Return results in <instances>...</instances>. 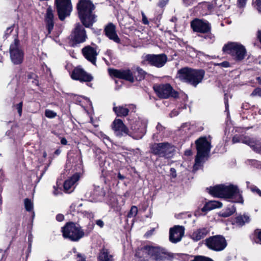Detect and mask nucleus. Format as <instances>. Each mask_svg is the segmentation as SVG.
<instances>
[{
	"mask_svg": "<svg viewBox=\"0 0 261 261\" xmlns=\"http://www.w3.org/2000/svg\"><path fill=\"white\" fill-rule=\"evenodd\" d=\"M147 125V120L138 117L130 120V130L119 119L114 120L112 124V128L118 137L128 135L134 139L139 140L142 139L146 134Z\"/></svg>",
	"mask_w": 261,
	"mask_h": 261,
	"instance_id": "obj_1",
	"label": "nucleus"
},
{
	"mask_svg": "<svg viewBox=\"0 0 261 261\" xmlns=\"http://www.w3.org/2000/svg\"><path fill=\"white\" fill-rule=\"evenodd\" d=\"M135 256L143 258L140 261H168V254L166 249L158 245H145L139 248Z\"/></svg>",
	"mask_w": 261,
	"mask_h": 261,
	"instance_id": "obj_2",
	"label": "nucleus"
},
{
	"mask_svg": "<svg viewBox=\"0 0 261 261\" xmlns=\"http://www.w3.org/2000/svg\"><path fill=\"white\" fill-rule=\"evenodd\" d=\"M209 193L216 197L231 199L234 202L243 203V199L237 186L219 185L209 189Z\"/></svg>",
	"mask_w": 261,
	"mask_h": 261,
	"instance_id": "obj_3",
	"label": "nucleus"
},
{
	"mask_svg": "<svg viewBox=\"0 0 261 261\" xmlns=\"http://www.w3.org/2000/svg\"><path fill=\"white\" fill-rule=\"evenodd\" d=\"M95 8L90 0H80L77 3V9L79 18L86 28L92 26L96 21V16L93 12Z\"/></svg>",
	"mask_w": 261,
	"mask_h": 261,
	"instance_id": "obj_4",
	"label": "nucleus"
},
{
	"mask_svg": "<svg viewBox=\"0 0 261 261\" xmlns=\"http://www.w3.org/2000/svg\"><path fill=\"white\" fill-rule=\"evenodd\" d=\"M205 72L202 69H194L189 67H184L178 71V78L181 81L194 87L201 83L204 77Z\"/></svg>",
	"mask_w": 261,
	"mask_h": 261,
	"instance_id": "obj_5",
	"label": "nucleus"
},
{
	"mask_svg": "<svg viewBox=\"0 0 261 261\" xmlns=\"http://www.w3.org/2000/svg\"><path fill=\"white\" fill-rule=\"evenodd\" d=\"M211 140L206 137H201L196 140L195 144L197 151L195 158V163L193 166V170L196 171L201 166L204 159L207 158L212 147Z\"/></svg>",
	"mask_w": 261,
	"mask_h": 261,
	"instance_id": "obj_6",
	"label": "nucleus"
},
{
	"mask_svg": "<svg viewBox=\"0 0 261 261\" xmlns=\"http://www.w3.org/2000/svg\"><path fill=\"white\" fill-rule=\"evenodd\" d=\"M62 231L65 238L74 242L79 241L85 235L81 227L73 222L67 223L62 227Z\"/></svg>",
	"mask_w": 261,
	"mask_h": 261,
	"instance_id": "obj_7",
	"label": "nucleus"
},
{
	"mask_svg": "<svg viewBox=\"0 0 261 261\" xmlns=\"http://www.w3.org/2000/svg\"><path fill=\"white\" fill-rule=\"evenodd\" d=\"M222 50L225 53L231 56L237 61L242 60L246 53L244 46L236 42H230L225 44Z\"/></svg>",
	"mask_w": 261,
	"mask_h": 261,
	"instance_id": "obj_8",
	"label": "nucleus"
},
{
	"mask_svg": "<svg viewBox=\"0 0 261 261\" xmlns=\"http://www.w3.org/2000/svg\"><path fill=\"white\" fill-rule=\"evenodd\" d=\"M150 149L153 154L166 159L172 156L174 150L173 146L168 142L155 143L151 146Z\"/></svg>",
	"mask_w": 261,
	"mask_h": 261,
	"instance_id": "obj_9",
	"label": "nucleus"
},
{
	"mask_svg": "<svg viewBox=\"0 0 261 261\" xmlns=\"http://www.w3.org/2000/svg\"><path fill=\"white\" fill-rule=\"evenodd\" d=\"M9 53L11 61L14 65H20L23 62L24 54L17 38H15L14 42L10 44Z\"/></svg>",
	"mask_w": 261,
	"mask_h": 261,
	"instance_id": "obj_10",
	"label": "nucleus"
},
{
	"mask_svg": "<svg viewBox=\"0 0 261 261\" xmlns=\"http://www.w3.org/2000/svg\"><path fill=\"white\" fill-rule=\"evenodd\" d=\"M206 246L215 251H221L227 246V241L224 236L216 235L210 237L205 240Z\"/></svg>",
	"mask_w": 261,
	"mask_h": 261,
	"instance_id": "obj_11",
	"label": "nucleus"
},
{
	"mask_svg": "<svg viewBox=\"0 0 261 261\" xmlns=\"http://www.w3.org/2000/svg\"><path fill=\"white\" fill-rule=\"evenodd\" d=\"M153 90L158 96L161 98L167 99L170 97L176 98L178 94L169 84L154 85Z\"/></svg>",
	"mask_w": 261,
	"mask_h": 261,
	"instance_id": "obj_12",
	"label": "nucleus"
},
{
	"mask_svg": "<svg viewBox=\"0 0 261 261\" xmlns=\"http://www.w3.org/2000/svg\"><path fill=\"white\" fill-rule=\"evenodd\" d=\"M143 64H148L157 68L162 67L167 61V57L164 54H147L142 56Z\"/></svg>",
	"mask_w": 261,
	"mask_h": 261,
	"instance_id": "obj_13",
	"label": "nucleus"
},
{
	"mask_svg": "<svg viewBox=\"0 0 261 261\" xmlns=\"http://www.w3.org/2000/svg\"><path fill=\"white\" fill-rule=\"evenodd\" d=\"M55 4L61 20H64L70 15L72 10L71 0H55Z\"/></svg>",
	"mask_w": 261,
	"mask_h": 261,
	"instance_id": "obj_14",
	"label": "nucleus"
},
{
	"mask_svg": "<svg viewBox=\"0 0 261 261\" xmlns=\"http://www.w3.org/2000/svg\"><path fill=\"white\" fill-rule=\"evenodd\" d=\"M83 24L76 23L73 30L71 37V39L75 44H79L85 42L87 38L86 31Z\"/></svg>",
	"mask_w": 261,
	"mask_h": 261,
	"instance_id": "obj_15",
	"label": "nucleus"
},
{
	"mask_svg": "<svg viewBox=\"0 0 261 261\" xmlns=\"http://www.w3.org/2000/svg\"><path fill=\"white\" fill-rule=\"evenodd\" d=\"M191 26L194 32L206 34L211 32V24L206 20L195 19L191 22Z\"/></svg>",
	"mask_w": 261,
	"mask_h": 261,
	"instance_id": "obj_16",
	"label": "nucleus"
},
{
	"mask_svg": "<svg viewBox=\"0 0 261 261\" xmlns=\"http://www.w3.org/2000/svg\"><path fill=\"white\" fill-rule=\"evenodd\" d=\"M71 77L82 82H89L93 80V76L80 67H77L73 70Z\"/></svg>",
	"mask_w": 261,
	"mask_h": 261,
	"instance_id": "obj_17",
	"label": "nucleus"
},
{
	"mask_svg": "<svg viewBox=\"0 0 261 261\" xmlns=\"http://www.w3.org/2000/svg\"><path fill=\"white\" fill-rule=\"evenodd\" d=\"M185 233V228L182 226L175 225L169 230V240L173 243H176L181 240Z\"/></svg>",
	"mask_w": 261,
	"mask_h": 261,
	"instance_id": "obj_18",
	"label": "nucleus"
},
{
	"mask_svg": "<svg viewBox=\"0 0 261 261\" xmlns=\"http://www.w3.org/2000/svg\"><path fill=\"white\" fill-rule=\"evenodd\" d=\"M109 72L111 76L124 79L132 83L134 82V77L131 71L129 69L117 70L114 69H109Z\"/></svg>",
	"mask_w": 261,
	"mask_h": 261,
	"instance_id": "obj_19",
	"label": "nucleus"
},
{
	"mask_svg": "<svg viewBox=\"0 0 261 261\" xmlns=\"http://www.w3.org/2000/svg\"><path fill=\"white\" fill-rule=\"evenodd\" d=\"M104 32L106 36L109 39L117 43H120V39L116 33V27L112 23H109L106 25Z\"/></svg>",
	"mask_w": 261,
	"mask_h": 261,
	"instance_id": "obj_20",
	"label": "nucleus"
},
{
	"mask_svg": "<svg viewBox=\"0 0 261 261\" xmlns=\"http://www.w3.org/2000/svg\"><path fill=\"white\" fill-rule=\"evenodd\" d=\"M82 53L87 60L93 65H96V57L98 54L94 48L87 46L82 49Z\"/></svg>",
	"mask_w": 261,
	"mask_h": 261,
	"instance_id": "obj_21",
	"label": "nucleus"
},
{
	"mask_svg": "<svg viewBox=\"0 0 261 261\" xmlns=\"http://www.w3.org/2000/svg\"><path fill=\"white\" fill-rule=\"evenodd\" d=\"M54 11L52 8L49 6L47 8L45 15V22L48 32V34L51 33L54 28Z\"/></svg>",
	"mask_w": 261,
	"mask_h": 261,
	"instance_id": "obj_22",
	"label": "nucleus"
},
{
	"mask_svg": "<svg viewBox=\"0 0 261 261\" xmlns=\"http://www.w3.org/2000/svg\"><path fill=\"white\" fill-rule=\"evenodd\" d=\"M80 178V174L76 173L74 174L70 178L66 180L64 183V190L67 193L72 192L75 187V184Z\"/></svg>",
	"mask_w": 261,
	"mask_h": 261,
	"instance_id": "obj_23",
	"label": "nucleus"
},
{
	"mask_svg": "<svg viewBox=\"0 0 261 261\" xmlns=\"http://www.w3.org/2000/svg\"><path fill=\"white\" fill-rule=\"evenodd\" d=\"M233 143H236L238 142H241L249 146L251 148L254 145V144L256 143L255 142V138H251L249 137H242L239 136H234L232 140Z\"/></svg>",
	"mask_w": 261,
	"mask_h": 261,
	"instance_id": "obj_24",
	"label": "nucleus"
},
{
	"mask_svg": "<svg viewBox=\"0 0 261 261\" xmlns=\"http://www.w3.org/2000/svg\"><path fill=\"white\" fill-rule=\"evenodd\" d=\"M98 261H114L113 256L110 254L107 248H103L100 250L97 256Z\"/></svg>",
	"mask_w": 261,
	"mask_h": 261,
	"instance_id": "obj_25",
	"label": "nucleus"
},
{
	"mask_svg": "<svg viewBox=\"0 0 261 261\" xmlns=\"http://www.w3.org/2000/svg\"><path fill=\"white\" fill-rule=\"evenodd\" d=\"M209 230L206 228L197 229L191 234V238L195 241H198L204 238L208 233Z\"/></svg>",
	"mask_w": 261,
	"mask_h": 261,
	"instance_id": "obj_26",
	"label": "nucleus"
},
{
	"mask_svg": "<svg viewBox=\"0 0 261 261\" xmlns=\"http://www.w3.org/2000/svg\"><path fill=\"white\" fill-rule=\"evenodd\" d=\"M222 203L217 201H210L205 204L204 206L201 208L203 212L210 211L216 208L221 207Z\"/></svg>",
	"mask_w": 261,
	"mask_h": 261,
	"instance_id": "obj_27",
	"label": "nucleus"
},
{
	"mask_svg": "<svg viewBox=\"0 0 261 261\" xmlns=\"http://www.w3.org/2000/svg\"><path fill=\"white\" fill-rule=\"evenodd\" d=\"M236 207L234 205H229L225 209L220 211L218 215L220 217L226 218L232 215L236 212Z\"/></svg>",
	"mask_w": 261,
	"mask_h": 261,
	"instance_id": "obj_28",
	"label": "nucleus"
},
{
	"mask_svg": "<svg viewBox=\"0 0 261 261\" xmlns=\"http://www.w3.org/2000/svg\"><path fill=\"white\" fill-rule=\"evenodd\" d=\"M113 111L118 117H125L128 115L129 110L125 106L114 107Z\"/></svg>",
	"mask_w": 261,
	"mask_h": 261,
	"instance_id": "obj_29",
	"label": "nucleus"
},
{
	"mask_svg": "<svg viewBox=\"0 0 261 261\" xmlns=\"http://www.w3.org/2000/svg\"><path fill=\"white\" fill-rule=\"evenodd\" d=\"M249 221L250 217L247 215H240L236 218V223L239 226H242Z\"/></svg>",
	"mask_w": 261,
	"mask_h": 261,
	"instance_id": "obj_30",
	"label": "nucleus"
},
{
	"mask_svg": "<svg viewBox=\"0 0 261 261\" xmlns=\"http://www.w3.org/2000/svg\"><path fill=\"white\" fill-rule=\"evenodd\" d=\"M136 79L138 81H141L143 80L146 74V72L144 71L142 68L139 67H138L136 69Z\"/></svg>",
	"mask_w": 261,
	"mask_h": 261,
	"instance_id": "obj_31",
	"label": "nucleus"
},
{
	"mask_svg": "<svg viewBox=\"0 0 261 261\" xmlns=\"http://www.w3.org/2000/svg\"><path fill=\"white\" fill-rule=\"evenodd\" d=\"M24 206L25 210L28 212H30L32 211L33 209V202L31 201L30 199H29L28 198H26L24 200Z\"/></svg>",
	"mask_w": 261,
	"mask_h": 261,
	"instance_id": "obj_32",
	"label": "nucleus"
},
{
	"mask_svg": "<svg viewBox=\"0 0 261 261\" xmlns=\"http://www.w3.org/2000/svg\"><path fill=\"white\" fill-rule=\"evenodd\" d=\"M138 214V208L136 206H132L131 208L127 214L128 218H132L135 217Z\"/></svg>",
	"mask_w": 261,
	"mask_h": 261,
	"instance_id": "obj_33",
	"label": "nucleus"
},
{
	"mask_svg": "<svg viewBox=\"0 0 261 261\" xmlns=\"http://www.w3.org/2000/svg\"><path fill=\"white\" fill-rule=\"evenodd\" d=\"M255 142L256 143H254L252 147V150L255 152L261 154V142L255 139Z\"/></svg>",
	"mask_w": 261,
	"mask_h": 261,
	"instance_id": "obj_34",
	"label": "nucleus"
},
{
	"mask_svg": "<svg viewBox=\"0 0 261 261\" xmlns=\"http://www.w3.org/2000/svg\"><path fill=\"white\" fill-rule=\"evenodd\" d=\"M45 116L48 118H54L57 116V113L50 110H46L45 111Z\"/></svg>",
	"mask_w": 261,
	"mask_h": 261,
	"instance_id": "obj_35",
	"label": "nucleus"
},
{
	"mask_svg": "<svg viewBox=\"0 0 261 261\" xmlns=\"http://www.w3.org/2000/svg\"><path fill=\"white\" fill-rule=\"evenodd\" d=\"M252 5L261 13V0H253Z\"/></svg>",
	"mask_w": 261,
	"mask_h": 261,
	"instance_id": "obj_36",
	"label": "nucleus"
},
{
	"mask_svg": "<svg viewBox=\"0 0 261 261\" xmlns=\"http://www.w3.org/2000/svg\"><path fill=\"white\" fill-rule=\"evenodd\" d=\"M191 261H213L212 259L208 257L202 256H197L195 257L194 259Z\"/></svg>",
	"mask_w": 261,
	"mask_h": 261,
	"instance_id": "obj_37",
	"label": "nucleus"
},
{
	"mask_svg": "<svg viewBox=\"0 0 261 261\" xmlns=\"http://www.w3.org/2000/svg\"><path fill=\"white\" fill-rule=\"evenodd\" d=\"M254 234L256 237L255 242L261 244V229H256L254 231Z\"/></svg>",
	"mask_w": 261,
	"mask_h": 261,
	"instance_id": "obj_38",
	"label": "nucleus"
},
{
	"mask_svg": "<svg viewBox=\"0 0 261 261\" xmlns=\"http://www.w3.org/2000/svg\"><path fill=\"white\" fill-rule=\"evenodd\" d=\"M205 39L208 40L210 42H213L215 40L214 36L210 32L207 33V34L202 36Z\"/></svg>",
	"mask_w": 261,
	"mask_h": 261,
	"instance_id": "obj_39",
	"label": "nucleus"
},
{
	"mask_svg": "<svg viewBox=\"0 0 261 261\" xmlns=\"http://www.w3.org/2000/svg\"><path fill=\"white\" fill-rule=\"evenodd\" d=\"M251 96H261V89L260 88H255L251 94Z\"/></svg>",
	"mask_w": 261,
	"mask_h": 261,
	"instance_id": "obj_40",
	"label": "nucleus"
},
{
	"mask_svg": "<svg viewBox=\"0 0 261 261\" xmlns=\"http://www.w3.org/2000/svg\"><path fill=\"white\" fill-rule=\"evenodd\" d=\"M250 189L253 192L256 193L261 197V191L257 187L252 186L251 187Z\"/></svg>",
	"mask_w": 261,
	"mask_h": 261,
	"instance_id": "obj_41",
	"label": "nucleus"
},
{
	"mask_svg": "<svg viewBox=\"0 0 261 261\" xmlns=\"http://www.w3.org/2000/svg\"><path fill=\"white\" fill-rule=\"evenodd\" d=\"M86 256L81 253H78L76 254V261H86Z\"/></svg>",
	"mask_w": 261,
	"mask_h": 261,
	"instance_id": "obj_42",
	"label": "nucleus"
},
{
	"mask_svg": "<svg viewBox=\"0 0 261 261\" xmlns=\"http://www.w3.org/2000/svg\"><path fill=\"white\" fill-rule=\"evenodd\" d=\"M247 0H238L237 6L239 8H243L245 6Z\"/></svg>",
	"mask_w": 261,
	"mask_h": 261,
	"instance_id": "obj_43",
	"label": "nucleus"
},
{
	"mask_svg": "<svg viewBox=\"0 0 261 261\" xmlns=\"http://www.w3.org/2000/svg\"><path fill=\"white\" fill-rule=\"evenodd\" d=\"M169 0H160L158 6L161 8L165 7L168 3Z\"/></svg>",
	"mask_w": 261,
	"mask_h": 261,
	"instance_id": "obj_44",
	"label": "nucleus"
},
{
	"mask_svg": "<svg viewBox=\"0 0 261 261\" xmlns=\"http://www.w3.org/2000/svg\"><path fill=\"white\" fill-rule=\"evenodd\" d=\"M54 190L53 191V194L55 196L59 195L62 193V190L61 188H58L56 186H54Z\"/></svg>",
	"mask_w": 261,
	"mask_h": 261,
	"instance_id": "obj_45",
	"label": "nucleus"
},
{
	"mask_svg": "<svg viewBox=\"0 0 261 261\" xmlns=\"http://www.w3.org/2000/svg\"><path fill=\"white\" fill-rule=\"evenodd\" d=\"M16 109L19 116H21L22 114V102H20L16 105Z\"/></svg>",
	"mask_w": 261,
	"mask_h": 261,
	"instance_id": "obj_46",
	"label": "nucleus"
},
{
	"mask_svg": "<svg viewBox=\"0 0 261 261\" xmlns=\"http://www.w3.org/2000/svg\"><path fill=\"white\" fill-rule=\"evenodd\" d=\"M196 1V0H182L184 4L186 6L193 4Z\"/></svg>",
	"mask_w": 261,
	"mask_h": 261,
	"instance_id": "obj_47",
	"label": "nucleus"
},
{
	"mask_svg": "<svg viewBox=\"0 0 261 261\" xmlns=\"http://www.w3.org/2000/svg\"><path fill=\"white\" fill-rule=\"evenodd\" d=\"M142 22L144 24H148L149 23V21L146 17L145 14L143 12H142Z\"/></svg>",
	"mask_w": 261,
	"mask_h": 261,
	"instance_id": "obj_48",
	"label": "nucleus"
},
{
	"mask_svg": "<svg viewBox=\"0 0 261 261\" xmlns=\"http://www.w3.org/2000/svg\"><path fill=\"white\" fill-rule=\"evenodd\" d=\"M12 31H13L12 27L8 28L5 32V36L7 38V36L11 33Z\"/></svg>",
	"mask_w": 261,
	"mask_h": 261,
	"instance_id": "obj_49",
	"label": "nucleus"
},
{
	"mask_svg": "<svg viewBox=\"0 0 261 261\" xmlns=\"http://www.w3.org/2000/svg\"><path fill=\"white\" fill-rule=\"evenodd\" d=\"M64 219V216L63 215L59 214L56 216V220L59 222H62Z\"/></svg>",
	"mask_w": 261,
	"mask_h": 261,
	"instance_id": "obj_50",
	"label": "nucleus"
},
{
	"mask_svg": "<svg viewBox=\"0 0 261 261\" xmlns=\"http://www.w3.org/2000/svg\"><path fill=\"white\" fill-rule=\"evenodd\" d=\"M97 225L99 226L100 228H102L104 226V223L101 220H97L95 222Z\"/></svg>",
	"mask_w": 261,
	"mask_h": 261,
	"instance_id": "obj_51",
	"label": "nucleus"
},
{
	"mask_svg": "<svg viewBox=\"0 0 261 261\" xmlns=\"http://www.w3.org/2000/svg\"><path fill=\"white\" fill-rule=\"evenodd\" d=\"M170 174L172 177L175 178L176 177V170L174 168L170 169Z\"/></svg>",
	"mask_w": 261,
	"mask_h": 261,
	"instance_id": "obj_52",
	"label": "nucleus"
},
{
	"mask_svg": "<svg viewBox=\"0 0 261 261\" xmlns=\"http://www.w3.org/2000/svg\"><path fill=\"white\" fill-rule=\"evenodd\" d=\"M5 258V253L3 250H0V261H4Z\"/></svg>",
	"mask_w": 261,
	"mask_h": 261,
	"instance_id": "obj_53",
	"label": "nucleus"
},
{
	"mask_svg": "<svg viewBox=\"0 0 261 261\" xmlns=\"http://www.w3.org/2000/svg\"><path fill=\"white\" fill-rule=\"evenodd\" d=\"M100 137L104 141H106L108 142L110 141L109 137L104 134H101Z\"/></svg>",
	"mask_w": 261,
	"mask_h": 261,
	"instance_id": "obj_54",
	"label": "nucleus"
},
{
	"mask_svg": "<svg viewBox=\"0 0 261 261\" xmlns=\"http://www.w3.org/2000/svg\"><path fill=\"white\" fill-rule=\"evenodd\" d=\"M178 111L177 110H174L170 113V116L172 117L178 115Z\"/></svg>",
	"mask_w": 261,
	"mask_h": 261,
	"instance_id": "obj_55",
	"label": "nucleus"
},
{
	"mask_svg": "<svg viewBox=\"0 0 261 261\" xmlns=\"http://www.w3.org/2000/svg\"><path fill=\"white\" fill-rule=\"evenodd\" d=\"M224 102H225V109H226V110L227 111L228 109V98L226 96V94H225Z\"/></svg>",
	"mask_w": 261,
	"mask_h": 261,
	"instance_id": "obj_56",
	"label": "nucleus"
},
{
	"mask_svg": "<svg viewBox=\"0 0 261 261\" xmlns=\"http://www.w3.org/2000/svg\"><path fill=\"white\" fill-rule=\"evenodd\" d=\"M218 65L223 67H228L229 66V63L227 61L223 62L220 64H218Z\"/></svg>",
	"mask_w": 261,
	"mask_h": 261,
	"instance_id": "obj_57",
	"label": "nucleus"
},
{
	"mask_svg": "<svg viewBox=\"0 0 261 261\" xmlns=\"http://www.w3.org/2000/svg\"><path fill=\"white\" fill-rule=\"evenodd\" d=\"M156 128L158 131L160 132L164 130V127L160 123H159L156 126Z\"/></svg>",
	"mask_w": 261,
	"mask_h": 261,
	"instance_id": "obj_58",
	"label": "nucleus"
},
{
	"mask_svg": "<svg viewBox=\"0 0 261 261\" xmlns=\"http://www.w3.org/2000/svg\"><path fill=\"white\" fill-rule=\"evenodd\" d=\"M88 226H89V227H88V230L87 231V232L88 233H90V232L92 231V229H93V228H94V224H93V223H91V224H89L88 225Z\"/></svg>",
	"mask_w": 261,
	"mask_h": 261,
	"instance_id": "obj_59",
	"label": "nucleus"
},
{
	"mask_svg": "<svg viewBox=\"0 0 261 261\" xmlns=\"http://www.w3.org/2000/svg\"><path fill=\"white\" fill-rule=\"evenodd\" d=\"M249 108V105L248 103H244L242 105V108L247 110Z\"/></svg>",
	"mask_w": 261,
	"mask_h": 261,
	"instance_id": "obj_60",
	"label": "nucleus"
},
{
	"mask_svg": "<svg viewBox=\"0 0 261 261\" xmlns=\"http://www.w3.org/2000/svg\"><path fill=\"white\" fill-rule=\"evenodd\" d=\"M61 143L62 145H66L67 144V141L65 138H62L61 140Z\"/></svg>",
	"mask_w": 261,
	"mask_h": 261,
	"instance_id": "obj_61",
	"label": "nucleus"
},
{
	"mask_svg": "<svg viewBox=\"0 0 261 261\" xmlns=\"http://www.w3.org/2000/svg\"><path fill=\"white\" fill-rule=\"evenodd\" d=\"M185 154L186 155L189 156L192 154V151L191 150H187L185 152Z\"/></svg>",
	"mask_w": 261,
	"mask_h": 261,
	"instance_id": "obj_62",
	"label": "nucleus"
},
{
	"mask_svg": "<svg viewBox=\"0 0 261 261\" xmlns=\"http://www.w3.org/2000/svg\"><path fill=\"white\" fill-rule=\"evenodd\" d=\"M118 178L119 179L123 180L125 178V177L124 175H123L121 174L120 173H119L118 174Z\"/></svg>",
	"mask_w": 261,
	"mask_h": 261,
	"instance_id": "obj_63",
	"label": "nucleus"
},
{
	"mask_svg": "<svg viewBox=\"0 0 261 261\" xmlns=\"http://www.w3.org/2000/svg\"><path fill=\"white\" fill-rule=\"evenodd\" d=\"M75 206L76 205L74 203H72L70 207L71 211H74L75 210Z\"/></svg>",
	"mask_w": 261,
	"mask_h": 261,
	"instance_id": "obj_64",
	"label": "nucleus"
}]
</instances>
